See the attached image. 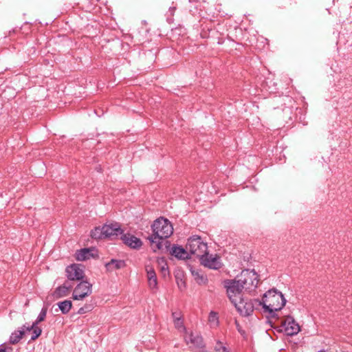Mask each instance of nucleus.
<instances>
[{"instance_id": "6ab92c4d", "label": "nucleus", "mask_w": 352, "mask_h": 352, "mask_svg": "<svg viewBox=\"0 0 352 352\" xmlns=\"http://www.w3.org/2000/svg\"><path fill=\"white\" fill-rule=\"evenodd\" d=\"M92 256L91 251L89 249L84 248L76 253V258L78 261H85Z\"/></svg>"}, {"instance_id": "ddd939ff", "label": "nucleus", "mask_w": 352, "mask_h": 352, "mask_svg": "<svg viewBox=\"0 0 352 352\" xmlns=\"http://www.w3.org/2000/svg\"><path fill=\"white\" fill-rule=\"evenodd\" d=\"M121 239L124 244L134 249L140 248L142 245L140 239L130 234H122Z\"/></svg>"}, {"instance_id": "4468645a", "label": "nucleus", "mask_w": 352, "mask_h": 352, "mask_svg": "<svg viewBox=\"0 0 352 352\" xmlns=\"http://www.w3.org/2000/svg\"><path fill=\"white\" fill-rule=\"evenodd\" d=\"M72 287V285L68 281L65 282L63 285L58 287L53 292L54 298H60L67 296Z\"/></svg>"}, {"instance_id": "dca6fc26", "label": "nucleus", "mask_w": 352, "mask_h": 352, "mask_svg": "<svg viewBox=\"0 0 352 352\" xmlns=\"http://www.w3.org/2000/svg\"><path fill=\"white\" fill-rule=\"evenodd\" d=\"M191 274L199 285H206L208 283L207 276L202 272L197 270H191Z\"/></svg>"}, {"instance_id": "f03ea898", "label": "nucleus", "mask_w": 352, "mask_h": 352, "mask_svg": "<svg viewBox=\"0 0 352 352\" xmlns=\"http://www.w3.org/2000/svg\"><path fill=\"white\" fill-rule=\"evenodd\" d=\"M286 303V300L283 294L276 289L268 290L259 302L263 305L265 312H268L273 316L275 312L280 310Z\"/></svg>"}, {"instance_id": "bb28decb", "label": "nucleus", "mask_w": 352, "mask_h": 352, "mask_svg": "<svg viewBox=\"0 0 352 352\" xmlns=\"http://www.w3.org/2000/svg\"><path fill=\"white\" fill-rule=\"evenodd\" d=\"M174 324L175 328H177L180 331H186V328L183 324V321L182 319H177L174 320Z\"/></svg>"}, {"instance_id": "473e14b6", "label": "nucleus", "mask_w": 352, "mask_h": 352, "mask_svg": "<svg viewBox=\"0 0 352 352\" xmlns=\"http://www.w3.org/2000/svg\"><path fill=\"white\" fill-rule=\"evenodd\" d=\"M23 327L25 328L26 330L28 331L32 330V329L30 328V326L26 327L25 325H24Z\"/></svg>"}, {"instance_id": "4be33fe9", "label": "nucleus", "mask_w": 352, "mask_h": 352, "mask_svg": "<svg viewBox=\"0 0 352 352\" xmlns=\"http://www.w3.org/2000/svg\"><path fill=\"white\" fill-rule=\"evenodd\" d=\"M208 322L211 327H216L219 324L218 315L214 311H210L208 316Z\"/></svg>"}, {"instance_id": "cd10ccee", "label": "nucleus", "mask_w": 352, "mask_h": 352, "mask_svg": "<svg viewBox=\"0 0 352 352\" xmlns=\"http://www.w3.org/2000/svg\"><path fill=\"white\" fill-rule=\"evenodd\" d=\"M176 280L177 286L180 290H183L186 288V283L182 278H179V276L177 275Z\"/></svg>"}, {"instance_id": "7c9ffc66", "label": "nucleus", "mask_w": 352, "mask_h": 352, "mask_svg": "<svg viewBox=\"0 0 352 352\" xmlns=\"http://www.w3.org/2000/svg\"><path fill=\"white\" fill-rule=\"evenodd\" d=\"M85 312H86V308H85V307L80 308L78 311V313L79 314H85Z\"/></svg>"}, {"instance_id": "2eb2a0df", "label": "nucleus", "mask_w": 352, "mask_h": 352, "mask_svg": "<svg viewBox=\"0 0 352 352\" xmlns=\"http://www.w3.org/2000/svg\"><path fill=\"white\" fill-rule=\"evenodd\" d=\"M146 271L149 287L151 289H157V279L155 270L152 267L148 265L146 267Z\"/></svg>"}, {"instance_id": "5701e85b", "label": "nucleus", "mask_w": 352, "mask_h": 352, "mask_svg": "<svg viewBox=\"0 0 352 352\" xmlns=\"http://www.w3.org/2000/svg\"><path fill=\"white\" fill-rule=\"evenodd\" d=\"M91 236L93 239H99L104 237V233L103 232V227H97L91 232Z\"/></svg>"}, {"instance_id": "0eeeda50", "label": "nucleus", "mask_w": 352, "mask_h": 352, "mask_svg": "<svg viewBox=\"0 0 352 352\" xmlns=\"http://www.w3.org/2000/svg\"><path fill=\"white\" fill-rule=\"evenodd\" d=\"M281 329L287 336L296 335L300 331V326L291 316H287L281 319Z\"/></svg>"}, {"instance_id": "412c9836", "label": "nucleus", "mask_w": 352, "mask_h": 352, "mask_svg": "<svg viewBox=\"0 0 352 352\" xmlns=\"http://www.w3.org/2000/svg\"><path fill=\"white\" fill-rule=\"evenodd\" d=\"M24 334V331H16L12 333L10 337V342L11 344H16L22 338Z\"/></svg>"}, {"instance_id": "393cba45", "label": "nucleus", "mask_w": 352, "mask_h": 352, "mask_svg": "<svg viewBox=\"0 0 352 352\" xmlns=\"http://www.w3.org/2000/svg\"><path fill=\"white\" fill-rule=\"evenodd\" d=\"M47 309V307H43L39 315L38 316L35 322H34V325H37L39 322L43 321L46 317Z\"/></svg>"}, {"instance_id": "6e6552de", "label": "nucleus", "mask_w": 352, "mask_h": 352, "mask_svg": "<svg viewBox=\"0 0 352 352\" xmlns=\"http://www.w3.org/2000/svg\"><path fill=\"white\" fill-rule=\"evenodd\" d=\"M199 259L203 265L210 269L219 270L222 266L220 257L217 254H209L208 250Z\"/></svg>"}, {"instance_id": "2f4dec72", "label": "nucleus", "mask_w": 352, "mask_h": 352, "mask_svg": "<svg viewBox=\"0 0 352 352\" xmlns=\"http://www.w3.org/2000/svg\"><path fill=\"white\" fill-rule=\"evenodd\" d=\"M166 264L162 267V271L165 274V272L167 271V267H166Z\"/></svg>"}, {"instance_id": "aec40b11", "label": "nucleus", "mask_w": 352, "mask_h": 352, "mask_svg": "<svg viewBox=\"0 0 352 352\" xmlns=\"http://www.w3.org/2000/svg\"><path fill=\"white\" fill-rule=\"evenodd\" d=\"M58 306L62 314H66L70 311L72 303L71 300H65L64 301L59 302L58 303Z\"/></svg>"}, {"instance_id": "a211bd4d", "label": "nucleus", "mask_w": 352, "mask_h": 352, "mask_svg": "<svg viewBox=\"0 0 352 352\" xmlns=\"http://www.w3.org/2000/svg\"><path fill=\"white\" fill-rule=\"evenodd\" d=\"M125 266V262L122 260L111 259V261L106 264L108 271H113L114 270L121 269Z\"/></svg>"}, {"instance_id": "c756f323", "label": "nucleus", "mask_w": 352, "mask_h": 352, "mask_svg": "<svg viewBox=\"0 0 352 352\" xmlns=\"http://www.w3.org/2000/svg\"><path fill=\"white\" fill-rule=\"evenodd\" d=\"M172 316H173V318L174 320H177V319H181L180 313L173 312L172 314Z\"/></svg>"}, {"instance_id": "f3484780", "label": "nucleus", "mask_w": 352, "mask_h": 352, "mask_svg": "<svg viewBox=\"0 0 352 352\" xmlns=\"http://www.w3.org/2000/svg\"><path fill=\"white\" fill-rule=\"evenodd\" d=\"M171 254L178 258H186L188 257V250L179 246H173L171 248Z\"/></svg>"}, {"instance_id": "1a4fd4ad", "label": "nucleus", "mask_w": 352, "mask_h": 352, "mask_svg": "<svg viewBox=\"0 0 352 352\" xmlns=\"http://www.w3.org/2000/svg\"><path fill=\"white\" fill-rule=\"evenodd\" d=\"M92 285L87 281H81L73 292L74 300H82L91 294Z\"/></svg>"}, {"instance_id": "c85d7f7f", "label": "nucleus", "mask_w": 352, "mask_h": 352, "mask_svg": "<svg viewBox=\"0 0 352 352\" xmlns=\"http://www.w3.org/2000/svg\"><path fill=\"white\" fill-rule=\"evenodd\" d=\"M12 348L10 346H8L6 344L0 345V352H12Z\"/></svg>"}, {"instance_id": "9b49d317", "label": "nucleus", "mask_w": 352, "mask_h": 352, "mask_svg": "<svg viewBox=\"0 0 352 352\" xmlns=\"http://www.w3.org/2000/svg\"><path fill=\"white\" fill-rule=\"evenodd\" d=\"M185 341L188 345L192 349H202L204 347L203 339L198 333H193L192 332L186 333L184 337Z\"/></svg>"}, {"instance_id": "9d476101", "label": "nucleus", "mask_w": 352, "mask_h": 352, "mask_svg": "<svg viewBox=\"0 0 352 352\" xmlns=\"http://www.w3.org/2000/svg\"><path fill=\"white\" fill-rule=\"evenodd\" d=\"M66 275L70 280H80L84 277V270L78 264H72L66 268Z\"/></svg>"}, {"instance_id": "f8f14e48", "label": "nucleus", "mask_w": 352, "mask_h": 352, "mask_svg": "<svg viewBox=\"0 0 352 352\" xmlns=\"http://www.w3.org/2000/svg\"><path fill=\"white\" fill-rule=\"evenodd\" d=\"M103 232L104 233V237L111 238L114 236H118L122 234V230L118 223L104 225Z\"/></svg>"}, {"instance_id": "423d86ee", "label": "nucleus", "mask_w": 352, "mask_h": 352, "mask_svg": "<svg viewBox=\"0 0 352 352\" xmlns=\"http://www.w3.org/2000/svg\"><path fill=\"white\" fill-rule=\"evenodd\" d=\"M239 314L243 316H248L254 311V305L252 300L245 299L242 297H239L238 300L235 302H231Z\"/></svg>"}, {"instance_id": "b1692460", "label": "nucleus", "mask_w": 352, "mask_h": 352, "mask_svg": "<svg viewBox=\"0 0 352 352\" xmlns=\"http://www.w3.org/2000/svg\"><path fill=\"white\" fill-rule=\"evenodd\" d=\"M30 328L32 329L33 331L31 340H34L41 334L42 330L41 328L38 327L37 325H34V322L30 325Z\"/></svg>"}, {"instance_id": "a878e982", "label": "nucleus", "mask_w": 352, "mask_h": 352, "mask_svg": "<svg viewBox=\"0 0 352 352\" xmlns=\"http://www.w3.org/2000/svg\"><path fill=\"white\" fill-rule=\"evenodd\" d=\"M214 351L215 352H230L229 350L219 341L214 346Z\"/></svg>"}, {"instance_id": "f257e3e1", "label": "nucleus", "mask_w": 352, "mask_h": 352, "mask_svg": "<svg viewBox=\"0 0 352 352\" xmlns=\"http://www.w3.org/2000/svg\"><path fill=\"white\" fill-rule=\"evenodd\" d=\"M153 234L148 237L154 252L162 248V240L168 238L173 232L170 222L164 218L157 219L152 225Z\"/></svg>"}, {"instance_id": "7ed1b4c3", "label": "nucleus", "mask_w": 352, "mask_h": 352, "mask_svg": "<svg viewBox=\"0 0 352 352\" xmlns=\"http://www.w3.org/2000/svg\"><path fill=\"white\" fill-rule=\"evenodd\" d=\"M244 291L250 293L254 292L258 284V275L254 270H244L237 277Z\"/></svg>"}, {"instance_id": "39448f33", "label": "nucleus", "mask_w": 352, "mask_h": 352, "mask_svg": "<svg viewBox=\"0 0 352 352\" xmlns=\"http://www.w3.org/2000/svg\"><path fill=\"white\" fill-rule=\"evenodd\" d=\"M224 287L226 288L228 296L231 302H235L239 297H241V292L244 290L238 278L225 280Z\"/></svg>"}, {"instance_id": "20e7f679", "label": "nucleus", "mask_w": 352, "mask_h": 352, "mask_svg": "<svg viewBox=\"0 0 352 352\" xmlns=\"http://www.w3.org/2000/svg\"><path fill=\"white\" fill-rule=\"evenodd\" d=\"M186 250L198 258L204 256L208 250V245L199 236H192L188 240Z\"/></svg>"}]
</instances>
